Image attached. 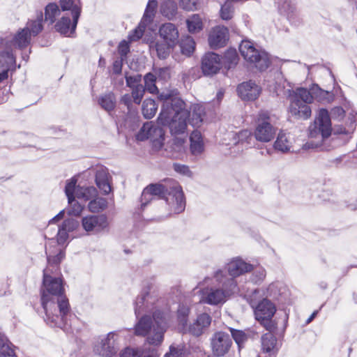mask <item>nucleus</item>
<instances>
[{
  "label": "nucleus",
  "instance_id": "nucleus-1",
  "mask_svg": "<svg viewBox=\"0 0 357 357\" xmlns=\"http://www.w3.org/2000/svg\"><path fill=\"white\" fill-rule=\"evenodd\" d=\"M78 225V221L75 219L65 220L58 229L56 238H50L46 242L47 265L43 270L41 304L45 313L44 320L52 327H65L68 325V317L71 316L68 300L64 294L63 279L57 275L60 273L59 264L65 257L64 249L69 232L75 230Z\"/></svg>",
  "mask_w": 357,
  "mask_h": 357
},
{
  "label": "nucleus",
  "instance_id": "nucleus-2",
  "mask_svg": "<svg viewBox=\"0 0 357 357\" xmlns=\"http://www.w3.org/2000/svg\"><path fill=\"white\" fill-rule=\"evenodd\" d=\"M153 284L146 282L140 294L135 301V314L138 317L142 313H152L153 318L145 314L135 326L137 335L146 337L150 344L159 345L163 340L167 328L166 314L159 310L162 301L151 291Z\"/></svg>",
  "mask_w": 357,
  "mask_h": 357
},
{
  "label": "nucleus",
  "instance_id": "nucleus-3",
  "mask_svg": "<svg viewBox=\"0 0 357 357\" xmlns=\"http://www.w3.org/2000/svg\"><path fill=\"white\" fill-rule=\"evenodd\" d=\"M155 199H165L170 214H178L185 210L183 192L181 187L174 179L168 178L163 183L150 184L145 188L141 196L142 208Z\"/></svg>",
  "mask_w": 357,
  "mask_h": 357
},
{
  "label": "nucleus",
  "instance_id": "nucleus-4",
  "mask_svg": "<svg viewBox=\"0 0 357 357\" xmlns=\"http://www.w3.org/2000/svg\"><path fill=\"white\" fill-rule=\"evenodd\" d=\"M159 98L162 100V106L158 123L168 126L172 135L184 133L190 117L185 102L178 96L170 93H161Z\"/></svg>",
  "mask_w": 357,
  "mask_h": 357
},
{
  "label": "nucleus",
  "instance_id": "nucleus-5",
  "mask_svg": "<svg viewBox=\"0 0 357 357\" xmlns=\"http://www.w3.org/2000/svg\"><path fill=\"white\" fill-rule=\"evenodd\" d=\"M213 278L219 287L201 289L199 291V302L211 305H222L231 294L238 290L237 283L233 278H227L222 270H217Z\"/></svg>",
  "mask_w": 357,
  "mask_h": 357
},
{
  "label": "nucleus",
  "instance_id": "nucleus-6",
  "mask_svg": "<svg viewBox=\"0 0 357 357\" xmlns=\"http://www.w3.org/2000/svg\"><path fill=\"white\" fill-rule=\"evenodd\" d=\"M274 116L268 111L261 110L257 115L255 119V129L254 135L255 139L261 142H268L271 141L277 131L273 125Z\"/></svg>",
  "mask_w": 357,
  "mask_h": 357
},
{
  "label": "nucleus",
  "instance_id": "nucleus-7",
  "mask_svg": "<svg viewBox=\"0 0 357 357\" xmlns=\"http://www.w3.org/2000/svg\"><path fill=\"white\" fill-rule=\"evenodd\" d=\"M239 51L245 60L255 63L259 70H266L271 63L269 54L265 51L256 49L250 40H242L239 45Z\"/></svg>",
  "mask_w": 357,
  "mask_h": 357
},
{
  "label": "nucleus",
  "instance_id": "nucleus-8",
  "mask_svg": "<svg viewBox=\"0 0 357 357\" xmlns=\"http://www.w3.org/2000/svg\"><path fill=\"white\" fill-rule=\"evenodd\" d=\"M119 334L116 331L110 332L107 335L100 336L94 342L93 351L96 354L104 357L112 356L119 350Z\"/></svg>",
  "mask_w": 357,
  "mask_h": 357
},
{
  "label": "nucleus",
  "instance_id": "nucleus-9",
  "mask_svg": "<svg viewBox=\"0 0 357 357\" xmlns=\"http://www.w3.org/2000/svg\"><path fill=\"white\" fill-rule=\"evenodd\" d=\"M331 121L328 110L319 109L314 123L309 127V136L314 138L320 136L321 140H323L331 135Z\"/></svg>",
  "mask_w": 357,
  "mask_h": 357
},
{
  "label": "nucleus",
  "instance_id": "nucleus-10",
  "mask_svg": "<svg viewBox=\"0 0 357 357\" xmlns=\"http://www.w3.org/2000/svg\"><path fill=\"white\" fill-rule=\"evenodd\" d=\"M164 131L158 126L153 125V122H146L141 128L140 130L136 135L138 141H144L150 139L153 142L154 146L160 147L164 139Z\"/></svg>",
  "mask_w": 357,
  "mask_h": 357
},
{
  "label": "nucleus",
  "instance_id": "nucleus-11",
  "mask_svg": "<svg viewBox=\"0 0 357 357\" xmlns=\"http://www.w3.org/2000/svg\"><path fill=\"white\" fill-rule=\"evenodd\" d=\"M81 223L83 229L90 234H99L109 226L107 217L102 214L84 216Z\"/></svg>",
  "mask_w": 357,
  "mask_h": 357
},
{
  "label": "nucleus",
  "instance_id": "nucleus-12",
  "mask_svg": "<svg viewBox=\"0 0 357 357\" xmlns=\"http://www.w3.org/2000/svg\"><path fill=\"white\" fill-rule=\"evenodd\" d=\"M211 344L213 354L216 356H223L229 351L231 340L227 333L220 331L213 335Z\"/></svg>",
  "mask_w": 357,
  "mask_h": 357
},
{
  "label": "nucleus",
  "instance_id": "nucleus-13",
  "mask_svg": "<svg viewBox=\"0 0 357 357\" xmlns=\"http://www.w3.org/2000/svg\"><path fill=\"white\" fill-rule=\"evenodd\" d=\"M221 270L222 271V269ZM252 270V266L251 264L245 262L241 259L235 258L226 264L223 271L227 278H233L235 280V278Z\"/></svg>",
  "mask_w": 357,
  "mask_h": 357
},
{
  "label": "nucleus",
  "instance_id": "nucleus-14",
  "mask_svg": "<svg viewBox=\"0 0 357 357\" xmlns=\"http://www.w3.org/2000/svg\"><path fill=\"white\" fill-rule=\"evenodd\" d=\"M277 338L271 333H267L261 337V355L252 352V357H276L278 348L277 347Z\"/></svg>",
  "mask_w": 357,
  "mask_h": 357
},
{
  "label": "nucleus",
  "instance_id": "nucleus-15",
  "mask_svg": "<svg viewBox=\"0 0 357 357\" xmlns=\"http://www.w3.org/2000/svg\"><path fill=\"white\" fill-rule=\"evenodd\" d=\"M276 312V307L271 301L264 298L254 309L256 319L264 324L265 321L271 319Z\"/></svg>",
  "mask_w": 357,
  "mask_h": 357
},
{
  "label": "nucleus",
  "instance_id": "nucleus-16",
  "mask_svg": "<svg viewBox=\"0 0 357 357\" xmlns=\"http://www.w3.org/2000/svg\"><path fill=\"white\" fill-rule=\"evenodd\" d=\"M211 320V317L208 314L202 313L197 316L192 324L186 327L183 333H189L194 336L199 337L209 327Z\"/></svg>",
  "mask_w": 357,
  "mask_h": 357
},
{
  "label": "nucleus",
  "instance_id": "nucleus-17",
  "mask_svg": "<svg viewBox=\"0 0 357 357\" xmlns=\"http://www.w3.org/2000/svg\"><path fill=\"white\" fill-rule=\"evenodd\" d=\"M221 57L213 52L206 53L202 60V69L204 75H213L221 68Z\"/></svg>",
  "mask_w": 357,
  "mask_h": 357
},
{
  "label": "nucleus",
  "instance_id": "nucleus-18",
  "mask_svg": "<svg viewBox=\"0 0 357 357\" xmlns=\"http://www.w3.org/2000/svg\"><path fill=\"white\" fill-rule=\"evenodd\" d=\"M229 39V30L224 26H217L211 31L208 43L211 48L217 49L225 45Z\"/></svg>",
  "mask_w": 357,
  "mask_h": 357
},
{
  "label": "nucleus",
  "instance_id": "nucleus-19",
  "mask_svg": "<svg viewBox=\"0 0 357 357\" xmlns=\"http://www.w3.org/2000/svg\"><path fill=\"white\" fill-rule=\"evenodd\" d=\"M239 97L243 100H255L261 92L260 87L252 81L243 82L237 87Z\"/></svg>",
  "mask_w": 357,
  "mask_h": 357
},
{
  "label": "nucleus",
  "instance_id": "nucleus-20",
  "mask_svg": "<svg viewBox=\"0 0 357 357\" xmlns=\"http://www.w3.org/2000/svg\"><path fill=\"white\" fill-rule=\"evenodd\" d=\"M159 35L164 42L169 45H176L178 41L179 33L175 24L167 22L159 28Z\"/></svg>",
  "mask_w": 357,
  "mask_h": 357
},
{
  "label": "nucleus",
  "instance_id": "nucleus-21",
  "mask_svg": "<svg viewBox=\"0 0 357 357\" xmlns=\"http://www.w3.org/2000/svg\"><path fill=\"white\" fill-rule=\"evenodd\" d=\"M110 176L108 170L105 167H99L96 172V183L100 191L105 195H108L112 191Z\"/></svg>",
  "mask_w": 357,
  "mask_h": 357
},
{
  "label": "nucleus",
  "instance_id": "nucleus-22",
  "mask_svg": "<svg viewBox=\"0 0 357 357\" xmlns=\"http://www.w3.org/2000/svg\"><path fill=\"white\" fill-rule=\"evenodd\" d=\"M59 3L63 11L70 10L71 12L73 19L72 29H76L82 10L79 1L76 3L73 0H60Z\"/></svg>",
  "mask_w": 357,
  "mask_h": 357
},
{
  "label": "nucleus",
  "instance_id": "nucleus-23",
  "mask_svg": "<svg viewBox=\"0 0 357 357\" xmlns=\"http://www.w3.org/2000/svg\"><path fill=\"white\" fill-rule=\"evenodd\" d=\"M190 151L192 156L199 158L204 151V144L202 134L198 130L193 131L190 136Z\"/></svg>",
  "mask_w": 357,
  "mask_h": 357
},
{
  "label": "nucleus",
  "instance_id": "nucleus-24",
  "mask_svg": "<svg viewBox=\"0 0 357 357\" xmlns=\"http://www.w3.org/2000/svg\"><path fill=\"white\" fill-rule=\"evenodd\" d=\"M307 104L301 102L299 100H292L289 111L293 116L307 119L311 116V109Z\"/></svg>",
  "mask_w": 357,
  "mask_h": 357
},
{
  "label": "nucleus",
  "instance_id": "nucleus-25",
  "mask_svg": "<svg viewBox=\"0 0 357 357\" xmlns=\"http://www.w3.org/2000/svg\"><path fill=\"white\" fill-rule=\"evenodd\" d=\"M292 146V139L289 135L281 131L278 133L274 142V149L282 153L290 151Z\"/></svg>",
  "mask_w": 357,
  "mask_h": 357
},
{
  "label": "nucleus",
  "instance_id": "nucleus-26",
  "mask_svg": "<svg viewBox=\"0 0 357 357\" xmlns=\"http://www.w3.org/2000/svg\"><path fill=\"white\" fill-rule=\"evenodd\" d=\"M120 357H158L157 351L153 349H131L126 348Z\"/></svg>",
  "mask_w": 357,
  "mask_h": 357
},
{
  "label": "nucleus",
  "instance_id": "nucleus-27",
  "mask_svg": "<svg viewBox=\"0 0 357 357\" xmlns=\"http://www.w3.org/2000/svg\"><path fill=\"white\" fill-rule=\"evenodd\" d=\"M188 121L194 127H199L205 115L204 108L200 104H193L190 107Z\"/></svg>",
  "mask_w": 357,
  "mask_h": 357
},
{
  "label": "nucleus",
  "instance_id": "nucleus-28",
  "mask_svg": "<svg viewBox=\"0 0 357 357\" xmlns=\"http://www.w3.org/2000/svg\"><path fill=\"white\" fill-rule=\"evenodd\" d=\"M31 39V36L27 29H20L13 38V45L19 49H23L27 47Z\"/></svg>",
  "mask_w": 357,
  "mask_h": 357
},
{
  "label": "nucleus",
  "instance_id": "nucleus-29",
  "mask_svg": "<svg viewBox=\"0 0 357 357\" xmlns=\"http://www.w3.org/2000/svg\"><path fill=\"white\" fill-rule=\"evenodd\" d=\"M73 21L66 15H63L59 20L56 23L54 27L57 32L62 35L70 36L75 30L72 29Z\"/></svg>",
  "mask_w": 357,
  "mask_h": 357
},
{
  "label": "nucleus",
  "instance_id": "nucleus-30",
  "mask_svg": "<svg viewBox=\"0 0 357 357\" xmlns=\"http://www.w3.org/2000/svg\"><path fill=\"white\" fill-rule=\"evenodd\" d=\"M43 14L41 11L37 13L36 19L29 20L26 24L25 29H28L31 36H36L40 33L43 29Z\"/></svg>",
  "mask_w": 357,
  "mask_h": 357
},
{
  "label": "nucleus",
  "instance_id": "nucleus-31",
  "mask_svg": "<svg viewBox=\"0 0 357 357\" xmlns=\"http://www.w3.org/2000/svg\"><path fill=\"white\" fill-rule=\"evenodd\" d=\"M160 13L169 20L173 19L177 12V3L172 0H164L160 7Z\"/></svg>",
  "mask_w": 357,
  "mask_h": 357
},
{
  "label": "nucleus",
  "instance_id": "nucleus-32",
  "mask_svg": "<svg viewBox=\"0 0 357 357\" xmlns=\"http://www.w3.org/2000/svg\"><path fill=\"white\" fill-rule=\"evenodd\" d=\"M157 7H158L157 0H149V1L148 3L146 5V9H145L144 15L141 20H142V24H150L153 22L155 15Z\"/></svg>",
  "mask_w": 357,
  "mask_h": 357
},
{
  "label": "nucleus",
  "instance_id": "nucleus-33",
  "mask_svg": "<svg viewBox=\"0 0 357 357\" xmlns=\"http://www.w3.org/2000/svg\"><path fill=\"white\" fill-rule=\"evenodd\" d=\"M278 8L280 14L287 16L291 20L296 10L294 4L291 0H278Z\"/></svg>",
  "mask_w": 357,
  "mask_h": 357
},
{
  "label": "nucleus",
  "instance_id": "nucleus-34",
  "mask_svg": "<svg viewBox=\"0 0 357 357\" xmlns=\"http://www.w3.org/2000/svg\"><path fill=\"white\" fill-rule=\"evenodd\" d=\"M0 357H17L14 346L6 337L0 336Z\"/></svg>",
  "mask_w": 357,
  "mask_h": 357
},
{
  "label": "nucleus",
  "instance_id": "nucleus-35",
  "mask_svg": "<svg viewBox=\"0 0 357 357\" xmlns=\"http://www.w3.org/2000/svg\"><path fill=\"white\" fill-rule=\"evenodd\" d=\"M61 15V10L59 6L55 3L47 4L45 8V21L52 24L55 22L56 19Z\"/></svg>",
  "mask_w": 357,
  "mask_h": 357
},
{
  "label": "nucleus",
  "instance_id": "nucleus-36",
  "mask_svg": "<svg viewBox=\"0 0 357 357\" xmlns=\"http://www.w3.org/2000/svg\"><path fill=\"white\" fill-rule=\"evenodd\" d=\"M98 104L107 112L113 110L116 105V98L113 93L104 94L98 98Z\"/></svg>",
  "mask_w": 357,
  "mask_h": 357
},
{
  "label": "nucleus",
  "instance_id": "nucleus-37",
  "mask_svg": "<svg viewBox=\"0 0 357 357\" xmlns=\"http://www.w3.org/2000/svg\"><path fill=\"white\" fill-rule=\"evenodd\" d=\"M142 114L145 119L153 118L158 109V105L153 99H146L142 104Z\"/></svg>",
  "mask_w": 357,
  "mask_h": 357
},
{
  "label": "nucleus",
  "instance_id": "nucleus-38",
  "mask_svg": "<svg viewBox=\"0 0 357 357\" xmlns=\"http://www.w3.org/2000/svg\"><path fill=\"white\" fill-rule=\"evenodd\" d=\"M175 45H169L168 43L156 42L150 45L151 50H155L157 55L160 59H166L169 54L171 48Z\"/></svg>",
  "mask_w": 357,
  "mask_h": 357
},
{
  "label": "nucleus",
  "instance_id": "nucleus-39",
  "mask_svg": "<svg viewBox=\"0 0 357 357\" xmlns=\"http://www.w3.org/2000/svg\"><path fill=\"white\" fill-rule=\"evenodd\" d=\"M97 195V190L93 186L79 187L76 190V197L77 199L89 200Z\"/></svg>",
  "mask_w": 357,
  "mask_h": 357
},
{
  "label": "nucleus",
  "instance_id": "nucleus-40",
  "mask_svg": "<svg viewBox=\"0 0 357 357\" xmlns=\"http://www.w3.org/2000/svg\"><path fill=\"white\" fill-rule=\"evenodd\" d=\"M190 313V307L183 304L179 305L178 311H177V317L178 321L179 322V325L181 326L180 329L183 332L187 326V322L188 319V316Z\"/></svg>",
  "mask_w": 357,
  "mask_h": 357
},
{
  "label": "nucleus",
  "instance_id": "nucleus-41",
  "mask_svg": "<svg viewBox=\"0 0 357 357\" xmlns=\"http://www.w3.org/2000/svg\"><path fill=\"white\" fill-rule=\"evenodd\" d=\"M180 47L183 54L190 56L195 50V43L191 36H187L181 39Z\"/></svg>",
  "mask_w": 357,
  "mask_h": 357
},
{
  "label": "nucleus",
  "instance_id": "nucleus-42",
  "mask_svg": "<svg viewBox=\"0 0 357 357\" xmlns=\"http://www.w3.org/2000/svg\"><path fill=\"white\" fill-rule=\"evenodd\" d=\"M189 32L194 33L202 29V21L199 15H192L187 21Z\"/></svg>",
  "mask_w": 357,
  "mask_h": 357
},
{
  "label": "nucleus",
  "instance_id": "nucleus-43",
  "mask_svg": "<svg viewBox=\"0 0 357 357\" xmlns=\"http://www.w3.org/2000/svg\"><path fill=\"white\" fill-rule=\"evenodd\" d=\"M77 180L75 177L66 181L65 194L68 198V202H70L73 198L76 197V190L79 186H77Z\"/></svg>",
  "mask_w": 357,
  "mask_h": 357
},
{
  "label": "nucleus",
  "instance_id": "nucleus-44",
  "mask_svg": "<svg viewBox=\"0 0 357 357\" xmlns=\"http://www.w3.org/2000/svg\"><path fill=\"white\" fill-rule=\"evenodd\" d=\"M107 206V201L102 197H98L91 200L89 204V210L92 213H98L105 209Z\"/></svg>",
  "mask_w": 357,
  "mask_h": 357
},
{
  "label": "nucleus",
  "instance_id": "nucleus-45",
  "mask_svg": "<svg viewBox=\"0 0 357 357\" xmlns=\"http://www.w3.org/2000/svg\"><path fill=\"white\" fill-rule=\"evenodd\" d=\"M171 148L173 151L172 156L178 157V154L185 150V139L182 137H174L172 139Z\"/></svg>",
  "mask_w": 357,
  "mask_h": 357
},
{
  "label": "nucleus",
  "instance_id": "nucleus-46",
  "mask_svg": "<svg viewBox=\"0 0 357 357\" xmlns=\"http://www.w3.org/2000/svg\"><path fill=\"white\" fill-rule=\"evenodd\" d=\"M299 100L303 103H310L313 100L311 93L304 88H299L296 90L293 100Z\"/></svg>",
  "mask_w": 357,
  "mask_h": 357
},
{
  "label": "nucleus",
  "instance_id": "nucleus-47",
  "mask_svg": "<svg viewBox=\"0 0 357 357\" xmlns=\"http://www.w3.org/2000/svg\"><path fill=\"white\" fill-rule=\"evenodd\" d=\"M69 207L67 213L72 216H79L84 210V206L79 204L75 198H73L72 202H68Z\"/></svg>",
  "mask_w": 357,
  "mask_h": 357
},
{
  "label": "nucleus",
  "instance_id": "nucleus-48",
  "mask_svg": "<svg viewBox=\"0 0 357 357\" xmlns=\"http://www.w3.org/2000/svg\"><path fill=\"white\" fill-rule=\"evenodd\" d=\"M148 24H142V20L140 21L138 26L132 31L128 35V40L130 42L137 41L140 39L145 31Z\"/></svg>",
  "mask_w": 357,
  "mask_h": 357
},
{
  "label": "nucleus",
  "instance_id": "nucleus-49",
  "mask_svg": "<svg viewBox=\"0 0 357 357\" xmlns=\"http://www.w3.org/2000/svg\"><path fill=\"white\" fill-rule=\"evenodd\" d=\"M225 63L230 68L236 66L238 61V56L235 50H229L225 54Z\"/></svg>",
  "mask_w": 357,
  "mask_h": 357
},
{
  "label": "nucleus",
  "instance_id": "nucleus-50",
  "mask_svg": "<svg viewBox=\"0 0 357 357\" xmlns=\"http://www.w3.org/2000/svg\"><path fill=\"white\" fill-rule=\"evenodd\" d=\"M155 76L152 73H148L144 76V83L145 86H144L145 90L148 91L151 93H154L157 91L158 89L155 86Z\"/></svg>",
  "mask_w": 357,
  "mask_h": 357
},
{
  "label": "nucleus",
  "instance_id": "nucleus-51",
  "mask_svg": "<svg viewBox=\"0 0 357 357\" xmlns=\"http://www.w3.org/2000/svg\"><path fill=\"white\" fill-rule=\"evenodd\" d=\"M145 89L142 84H137L136 87L132 89L131 96L133 102L139 105L144 95Z\"/></svg>",
  "mask_w": 357,
  "mask_h": 357
},
{
  "label": "nucleus",
  "instance_id": "nucleus-52",
  "mask_svg": "<svg viewBox=\"0 0 357 357\" xmlns=\"http://www.w3.org/2000/svg\"><path fill=\"white\" fill-rule=\"evenodd\" d=\"M316 98L318 99L319 101L324 102L326 103H330L333 100L334 95L332 92L318 89Z\"/></svg>",
  "mask_w": 357,
  "mask_h": 357
},
{
  "label": "nucleus",
  "instance_id": "nucleus-53",
  "mask_svg": "<svg viewBox=\"0 0 357 357\" xmlns=\"http://www.w3.org/2000/svg\"><path fill=\"white\" fill-rule=\"evenodd\" d=\"M230 331L233 339L238 347H241V344L247 340L246 334L243 331L236 330L234 328H230Z\"/></svg>",
  "mask_w": 357,
  "mask_h": 357
},
{
  "label": "nucleus",
  "instance_id": "nucleus-54",
  "mask_svg": "<svg viewBox=\"0 0 357 357\" xmlns=\"http://www.w3.org/2000/svg\"><path fill=\"white\" fill-rule=\"evenodd\" d=\"M266 278V271L262 267L257 268L251 277V280L253 283L258 284L261 282Z\"/></svg>",
  "mask_w": 357,
  "mask_h": 357
},
{
  "label": "nucleus",
  "instance_id": "nucleus-55",
  "mask_svg": "<svg viewBox=\"0 0 357 357\" xmlns=\"http://www.w3.org/2000/svg\"><path fill=\"white\" fill-rule=\"evenodd\" d=\"M174 170L183 176H185L188 177H191L192 176V172L190 169V167L188 165L174 163L173 165Z\"/></svg>",
  "mask_w": 357,
  "mask_h": 357
},
{
  "label": "nucleus",
  "instance_id": "nucleus-56",
  "mask_svg": "<svg viewBox=\"0 0 357 357\" xmlns=\"http://www.w3.org/2000/svg\"><path fill=\"white\" fill-rule=\"evenodd\" d=\"M183 346L178 345L174 347L173 345L169 347V352L165 354V357H183Z\"/></svg>",
  "mask_w": 357,
  "mask_h": 357
},
{
  "label": "nucleus",
  "instance_id": "nucleus-57",
  "mask_svg": "<svg viewBox=\"0 0 357 357\" xmlns=\"http://www.w3.org/2000/svg\"><path fill=\"white\" fill-rule=\"evenodd\" d=\"M125 77L126 85L131 89L136 87L137 84H140L139 83L142 80L141 75H135L134 76H128L126 75Z\"/></svg>",
  "mask_w": 357,
  "mask_h": 357
},
{
  "label": "nucleus",
  "instance_id": "nucleus-58",
  "mask_svg": "<svg viewBox=\"0 0 357 357\" xmlns=\"http://www.w3.org/2000/svg\"><path fill=\"white\" fill-rule=\"evenodd\" d=\"M125 59L123 58H116L112 64V74L113 75H120L122 72L123 63Z\"/></svg>",
  "mask_w": 357,
  "mask_h": 357
},
{
  "label": "nucleus",
  "instance_id": "nucleus-59",
  "mask_svg": "<svg viewBox=\"0 0 357 357\" xmlns=\"http://www.w3.org/2000/svg\"><path fill=\"white\" fill-rule=\"evenodd\" d=\"M130 51V46L128 42L126 40L121 41L118 47V52L120 54L121 58L126 59L127 54Z\"/></svg>",
  "mask_w": 357,
  "mask_h": 357
},
{
  "label": "nucleus",
  "instance_id": "nucleus-60",
  "mask_svg": "<svg viewBox=\"0 0 357 357\" xmlns=\"http://www.w3.org/2000/svg\"><path fill=\"white\" fill-rule=\"evenodd\" d=\"M132 99V96L128 93L123 95L121 99V102L123 104H124L126 106H127L128 109L129 111H131Z\"/></svg>",
  "mask_w": 357,
  "mask_h": 357
},
{
  "label": "nucleus",
  "instance_id": "nucleus-61",
  "mask_svg": "<svg viewBox=\"0 0 357 357\" xmlns=\"http://www.w3.org/2000/svg\"><path fill=\"white\" fill-rule=\"evenodd\" d=\"M238 143L243 144L244 141L243 139H245L246 140L249 138L251 139L252 136L249 131L248 130H242L241 131L238 135Z\"/></svg>",
  "mask_w": 357,
  "mask_h": 357
},
{
  "label": "nucleus",
  "instance_id": "nucleus-62",
  "mask_svg": "<svg viewBox=\"0 0 357 357\" xmlns=\"http://www.w3.org/2000/svg\"><path fill=\"white\" fill-rule=\"evenodd\" d=\"M64 215H65V210H62L61 211L56 215H55L54 218H52L50 220V224H52V223H54L56 222V221H59L61 219L63 218L64 217Z\"/></svg>",
  "mask_w": 357,
  "mask_h": 357
},
{
  "label": "nucleus",
  "instance_id": "nucleus-63",
  "mask_svg": "<svg viewBox=\"0 0 357 357\" xmlns=\"http://www.w3.org/2000/svg\"><path fill=\"white\" fill-rule=\"evenodd\" d=\"M225 91L222 89H220L216 94V100L218 103H220L224 97Z\"/></svg>",
  "mask_w": 357,
  "mask_h": 357
},
{
  "label": "nucleus",
  "instance_id": "nucleus-64",
  "mask_svg": "<svg viewBox=\"0 0 357 357\" xmlns=\"http://www.w3.org/2000/svg\"><path fill=\"white\" fill-rule=\"evenodd\" d=\"M8 77V70H3L0 73V82L4 79H6Z\"/></svg>",
  "mask_w": 357,
  "mask_h": 357
}]
</instances>
